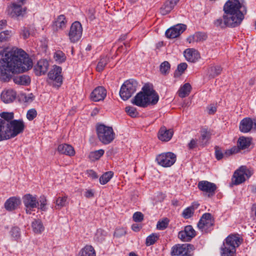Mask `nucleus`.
I'll return each mask as SVG.
<instances>
[{
	"instance_id": "57",
	"label": "nucleus",
	"mask_w": 256,
	"mask_h": 256,
	"mask_svg": "<svg viewBox=\"0 0 256 256\" xmlns=\"http://www.w3.org/2000/svg\"><path fill=\"white\" fill-rule=\"evenodd\" d=\"M126 234V232L124 229H116L114 232V236L116 238H120L124 236Z\"/></svg>"
},
{
	"instance_id": "5",
	"label": "nucleus",
	"mask_w": 256,
	"mask_h": 256,
	"mask_svg": "<svg viewBox=\"0 0 256 256\" xmlns=\"http://www.w3.org/2000/svg\"><path fill=\"white\" fill-rule=\"evenodd\" d=\"M96 130L98 139L103 144H110L114 138L115 134L112 127L98 124L96 126Z\"/></svg>"
},
{
	"instance_id": "51",
	"label": "nucleus",
	"mask_w": 256,
	"mask_h": 256,
	"mask_svg": "<svg viewBox=\"0 0 256 256\" xmlns=\"http://www.w3.org/2000/svg\"><path fill=\"white\" fill-rule=\"evenodd\" d=\"M168 220L167 218H164L162 221H158L156 228L159 230H164L166 228L168 224Z\"/></svg>"
},
{
	"instance_id": "59",
	"label": "nucleus",
	"mask_w": 256,
	"mask_h": 256,
	"mask_svg": "<svg viewBox=\"0 0 256 256\" xmlns=\"http://www.w3.org/2000/svg\"><path fill=\"white\" fill-rule=\"evenodd\" d=\"M86 174H88V176L92 178V179H96L98 178V175L97 173L93 170H87Z\"/></svg>"
},
{
	"instance_id": "8",
	"label": "nucleus",
	"mask_w": 256,
	"mask_h": 256,
	"mask_svg": "<svg viewBox=\"0 0 256 256\" xmlns=\"http://www.w3.org/2000/svg\"><path fill=\"white\" fill-rule=\"evenodd\" d=\"M214 220L210 213H204L199 220L197 226L204 233L210 232L213 230Z\"/></svg>"
},
{
	"instance_id": "36",
	"label": "nucleus",
	"mask_w": 256,
	"mask_h": 256,
	"mask_svg": "<svg viewBox=\"0 0 256 256\" xmlns=\"http://www.w3.org/2000/svg\"><path fill=\"white\" fill-rule=\"evenodd\" d=\"M104 150L100 149L97 150L92 151L90 152L88 158L92 162L98 160L104 154Z\"/></svg>"
},
{
	"instance_id": "40",
	"label": "nucleus",
	"mask_w": 256,
	"mask_h": 256,
	"mask_svg": "<svg viewBox=\"0 0 256 256\" xmlns=\"http://www.w3.org/2000/svg\"><path fill=\"white\" fill-rule=\"evenodd\" d=\"M114 172L112 171H108L104 172L100 178V182L101 184L104 185L108 183L110 179L114 176Z\"/></svg>"
},
{
	"instance_id": "6",
	"label": "nucleus",
	"mask_w": 256,
	"mask_h": 256,
	"mask_svg": "<svg viewBox=\"0 0 256 256\" xmlns=\"http://www.w3.org/2000/svg\"><path fill=\"white\" fill-rule=\"evenodd\" d=\"M138 84L134 79L126 80L122 86L120 96L124 100H126L136 92Z\"/></svg>"
},
{
	"instance_id": "42",
	"label": "nucleus",
	"mask_w": 256,
	"mask_h": 256,
	"mask_svg": "<svg viewBox=\"0 0 256 256\" xmlns=\"http://www.w3.org/2000/svg\"><path fill=\"white\" fill-rule=\"evenodd\" d=\"M158 234L152 233L149 235L146 238L145 244L147 246H150L155 244L159 239Z\"/></svg>"
},
{
	"instance_id": "41",
	"label": "nucleus",
	"mask_w": 256,
	"mask_h": 256,
	"mask_svg": "<svg viewBox=\"0 0 256 256\" xmlns=\"http://www.w3.org/2000/svg\"><path fill=\"white\" fill-rule=\"evenodd\" d=\"M221 256H234L236 249L228 248V246H222L221 247Z\"/></svg>"
},
{
	"instance_id": "47",
	"label": "nucleus",
	"mask_w": 256,
	"mask_h": 256,
	"mask_svg": "<svg viewBox=\"0 0 256 256\" xmlns=\"http://www.w3.org/2000/svg\"><path fill=\"white\" fill-rule=\"evenodd\" d=\"M54 58L59 64L64 62L66 60L65 54L60 50H58L54 53Z\"/></svg>"
},
{
	"instance_id": "50",
	"label": "nucleus",
	"mask_w": 256,
	"mask_h": 256,
	"mask_svg": "<svg viewBox=\"0 0 256 256\" xmlns=\"http://www.w3.org/2000/svg\"><path fill=\"white\" fill-rule=\"evenodd\" d=\"M170 64L167 61L162 62L160 66V72L163 74H166L168 73L170 70Z\"/></svg>"
},
{
	"instance_id": "63",
	"label": "nucleus",
	"mask_w": 256,
	"mask_h": 256,
	"mask_svg": "<svg viewBox=\"0 0 256 256\" xmlns=\"http://www.w3.org/2000/svg\"><path fill=\"white\" fill-rule=\"evenodd\" d=\"M6 25V20H2L0 21V30L4 29Z\"/></svg>"
},
{
	"instance_id": "54",
	"label": "nucleus",
	"mask_w": 256,
	"mask_h": 256,
	"mask_svg": "<svg viewBox=\"0 0 256 256\" xmlns=\"http://www.w3.org/2000/svg\"><path fill=\"white\" fill-rule=\"evenodd\" d=\"M10 32L8 30L0 32V42H3L6 41L10 37Z\"/></svg>"
},
{
	"instance_id": "18",
	"label": "nucleus",
	"mask_w": 256,
	"mask_h": 256,
	"mask_svg": "<svg viewBox=\"0 0 256 256\" xmlns=\"http://www.w3.org/2000/svg\"><path fill=\"white\" fill-rule=\"evenodd\" d=\"M22 201L26 208H34L38 206V201L36 195L27 194L23 196Z\"/></svg>"
},
{
	"instance_id": "28",
	"label": "nucleus",
	"mask_w": 256,
	"mask_h": 256,
	"mask_svg": "<svg viewBox=\"0 0 256 256\" xmlns=\"http://www.w3.org/2000/svg\"><path fill=\"white\" fill-rule=\"evenodd\" d=\"M180 0H167L160 9L162 15L168 14L175 6Z\"/></svg>"
},
{
	"instance_id": "30",
	"label": "nucleus",
	"mask_w": 256,
	"mask_h": 256,
	"mask_svg": "<svg viewBox=\"0 0 256 256\" xmlns=\"http://www.w3.org/2000/svg\"><path fill=\"white\" fill-rule=\"evenodd\" d=\"M67 24V20L65 16L61 14L58 16L54 22V26L56 27V30H60L64 29Z\"/></svg>"
},
{
	"instance_id": "39",
	"label": "nucleus",
	"mask_w": 256,
	"mask_h": 256,
	"mask_svg": "<svg viewBox=\"0 0 256 256\" xmlns=\"http://www.w3.org/2000/svg\"><path fill=\"white\" fill-rule=\"evenodd\" d=\"M109 57L107 56H101L96 68V70L98 72H102L109 62Z\"/></svg>"
},
{
	"instance_id": "15",
	"label": "nucleus",
	"mask_w": 256,
	"mask_h": 256,
	"mask_svg": "<svg viewBox=\"0 0 256 256\" xmlns=\"http://www.w3.org/2000/svg\"><path fill=\"white\" fill-rule=\"evenodd\" d=\"M196 236V232L190 225L184 227V230L178 234V238L184 242H190Z\"/></svg>"
},
{
	"instance_id": "14",
	"label": "nucleus",
	"mask_w": 256,
	"mask_h": 256,
	"mask_svg": "<svg viewBox=\"0 0 256 256\" xmlns=\"http://www.w3.org/2000/svg\"><path fill=\"white\" fill-rule=\"evenodd\" d=\"M186 28L184 24H177L168 29L165 33L166 36L169 38H174L178 36Z\"/></svg>"
},
{
	"instance_id": "10",
	"label": "nucleus",
	"mask_w": 256,
	"mask_h": 256,
	"mask_svg": "<svg viewBox=\"0 0 256 256\" xmlns=\"http://www.w3.org/2000/svg\"><path fill=\"white\" fill-rule=\"evenodd\" d=\"M214 26L221 28H225L226 27L235 28L239 26L237 22L232 19V18H230L225 14L223 15L222 18H219L214 20Z\"/></svg>"
},
{
	"instance_id": "21",
	"label": "nucleus",
	"mask_w": 256,
	"mask_h": 256,
	"mask_svg": "<svg viewBox=\"0 0 256 256\" xmlns=\"http://www.w3.org/2000/svg\"><path fill=\"white\" fill-rule=\"evenodd\" d=\"M251 145H236L234 146L231 148L224 150L225 158H228L230 156L236 154L238 152H242V150H244V153L246 152H248L252 148H250Z\"/></svg>"
},
{
	"instance_id": "38",
	"label": "nucleus",
	"mask_w": 256,
	"mask_h": 256,
	"mask_svg": "<svg viewBox=\"0 0 256 256\" xmlns=\"http://www.w3.org/2000/svg\"><path fill=\"white\" fill-rule=\"evenodd\" d=\"M80 256H96L94 248L91 246H86L80 252Z\"/></svg>"
},
{
	"instance_id": "32",
	"label": "nucleus",
	"mask_w": 256,
	"mask_h": 256,
	"mask_svg": "<svg viewBox=\"0 0 256 256\" xmlns=\"http://www.w3.org/2000/svg\"><path fill=\"white\" fill-rule=\"evenodd\" d=\"M32 227L33 232L36 234H40L44 230V226L42 222L39 219H34L32 222Z\"/></svg>"
},
{
	"instance_id": "22",
	"label": "nucleus",
	"mask_w": 256,
	"mask_h": 256,
	"mask_svg": "<svg viewBox=\"0 0 256 256\" xmlns=\"http://www.w3.org/2000/svg\"><path fill=\"white\" fill-rule=\"evenodd\" d=\"M240 244V238L234 234H230L224 240L223 244L228 248L236 249Z\"/></svg>"
},
{
	"instance_id": "11",
	"label": "nucleus",
	"mask_w": 256,
	"mask_h": 256,
	"mask_svg": "<svg viewBox=\"0 0 256 256\" xmlns=\"http://www.w3.org/2000/svg\"><path fill=\"white\" fill-rule=\"evenodd\" d=\"M198 188L200 191L205 192L208 198L214 196L217 189V186L214 183L207 180L200 181L198 184Z\"/></svg>"
},
{
	"instance_id": "1",
	"label": "nucleus",
	"mask_w": 256,
	"mask_h": 256,
	"mask_svg": "<svg viewBox=\"0 0 256 256\" xmlns=\"http://www.w3.org/2000/svg\"><path fill=\"white\" fill-rule=\"evenodd\" d=\"M0 42V56L4 58L0 60V80L8 82L12 74L24 72L32 67V60L22 49L4 48Z\"/></svg>"
},
{
	"instance_id": "44",
	"label": "nucleus",
	"mask_w": 256,
	"mask_h": 256,
	"mask_svg": "<svg viewBox=\"0 0 256 256\" xmlns=\"http://www.w3.org/2000/svg\"><path fill=\"white\" fill-rule=\"evenodd\" d=\"M222 68L219 66H212L210 68L208 73L210 76L214 78L218 74H220L222 72Z\"/></svg>"
},
{
	"instance_id": "62",
	"label": "nucleus",
	"mask_w": 256,
	"mask_h": 256,
	"mask_svg": "<svg viewBox=\"0 0 256 256\" xmlns=\"http://www.w3.org/2000/svg\"><path fill=\"white\" fill-rule=\"evenodd\" d=\"M22 35L24 38H27L30 36V32L26 28H24L22 30Z\"/></svg>"
},
{
	"instance_id": "35",
	"label": "nucleus",
	"mask_w": 256,
	"mask_h": 256,
	"mask_svg": "<svg viewBox=\"0 0 256 256\" xmlns=\"http://www.w3.org/2000/svg\"><path fill=\"white\" fill-rule=\"evenodd\" d=\"M192 90V86L189 83H186L178 91L180 97L184 98L189 95Z\"/></svg>"
},
{
	"instance_id": "17",
	"label": "nucleus",
	"mask_w": 256,
	"mask_h": 256,
	"mask_svg": "<svg viewBox=\"0 0 256 256\" xmlns=\"http://www.w3.org/2000/svg\"><path fill=\"white\" fill-rule=\"evenodd\" d=\"M26 10V7H23L22 6L15 2L12 3L8 7V14L12 17L22 16L24 14Z\"/></svg>"
},
{
	"instance_id": "43",
	"label": "nucleus",
	"mask_w": 256,
	"mask_h": 256,
	"mask_svg": "<svg viewBox=\"0 0 256 256\" xmlns=\"http://www.w3.org/2000/svg\"><path fill=\"white\" fill-rule=\"evenodd\" d=\"M38 206L36 208L42 211H46L48 210L47 206V200L46 197L42 195L40 196V197L38 198Z\"/></svg>"
},
{
	"instance_id": "20",
	"label": "nucleus",
	"mask_w": 256,
	"mask_h": 256,
	"mask_svg": "<svg viewBox=\"0 0 256 256\" xmlns=\"http://www.w3.org/2000/svg\"><path fill=\"white\" fill-rule=\"evenodd\" d=\"M2 118H0V132L4 133V130L7 126H8L10 121L14 118V114L12 112H3L0 114Z\"/></svg>"
},
{
	"instance_id": "58",
	"label": "nucleus",
	"mask_w": 256,
	"mask_h": 256,
	"mask_svg": "<svg viewBox=\"0 0 256 256\" xmlns=\"http://www.w3.org/2000/svg\"><path fill=\"white\" fill-rule=\"evenodd\" d=\"M196 42H200L205 39V36L201 32H196L194 34Z\"/></svg>"
},
{
	"instance_id": "53",
	"label": "nucleus",
	"mask_w": 256,
	"mask_h": 256,
	"mask_svg": "<svg viewBox=\"0 0 256 256\" xmlns=\"http://www.w3.org/2000/svg\"><path fill=\"white\" fill-rule=\"evenodd\" d=\"M125 109L126 112L131 117L135 118L138 114V113L136 111V109L134 107L126 106Z\"/></svg>"
},
{
	"instance_id": "37",
	"label": "nucleus",
	"mask_w": 256,
	"mask_h": 256,
	"mask_svg": "<svg viewBox=\"0 0 256 256\" xmlns=\"http://www.w3.org/2000/svg\"><path fill=\"white\" fill-rule=\"evenodd\" d=\"M199 204H195L185 208L182 212V216L184 218L188 219L191 218L194 213L195 209L198 208Z\"/></svg>"
},
{
	"instance_id": "46",
	"label": "nucleus",
	"mask_w": 256,
	"mask_h": 256,
	"mask_svg": "<svg viewBox=\"0 0 256 256\" xmlns=\"http://www.w3.org/2000/svg\"><path fill=\"white\" fill-rule=\"evenodd\" d=\"M210 136V132L207 128H202L200 131V140L202 142H206Z\"/></svg>"
},
{
	"instance_id": "2",
	"label": "nucleus",
	"mask_w": 256,
	"mask_h": 256,
	"mask_svg": "<svg viewBox=\"0 0 256 256\" xmlns=\"http://www.w3.org/2000/svg\"><path fill=\"white\" fill-rule=\"evenodd\" d=\"M142 90V92H139L134 96L132 101L133 104L146 108L149 104L154 105L158 102L159 96L152 86L145 84Z\"/></svg>"
},
{
	"instance_id": "56",
	"label": "nucleus",
	"mask_w": 256,
	"mask_h": 256,
	"mask_svg": "<svg viewBox=\"0 0 256 256\" xmlns=\"http://www.w3.org/2000/svg\"><path fill=\"white\" fill-rule=\"evenodd\" d=\"M36 115L37 112L36 110L34 108H32L28 110L26 114V118L28 120H32L36 117Z\"/></svg>"
},
{
	"instance_id": "48",
	"label": "nucleus",
	"mask_w": 256,
	"mask_h": 256,
	"mask_svg": "<svg viewBox=\"0 0 256 256\" xmlns=\"http://www.w3.org/2000/svg\"><path fill=\"white\" fill-rule=\"evenodd\" d=\"M187 67L188 64L186 62H182L179 64L178 66L177 70L174 72V76L176 77L180 76L184 73Z\"/></svg>"
},
{
	"instance_id": "12",
	"label": "nucleus",
	"mask_w": 256,
	"mask_h": 256,
	"mask_svg": "<svg viewBox=\"0 0 256 256\" xmlns=\"http://www.w3.org/2000/svg\"><path fill=\"white\" fill-rule=\"evenodd\" d=\"M82 28L80 22H75L72 23L68 32L70 41L72 42H78L82 36Z\"/></svg>"
},
{
	"instance_id": "7",
	"label": "nucleus",
	"mask_w": 256,
	"mask_h": 256,
	"mask_svg": "<svg viewBox=\"0 0 256 256\" xmlns=\"http://www.w3.org/2000/svg\"><path fill=\"white\" fill-rule=\"evenodd\" d=\"M194 246L190 244H176L171 248V256H194Z\"/></svg>"
},
{
	"instance_id": "13",
	"label": "nucleus",
	"mask_w": 256,
	"mask_h": 256,
	"mask_svg": "<svg viewBox=\"0 0 256 256\" xmlns=\"http://www.w3.org/2000/svg\"><path fill=\"white\" fill-rule=\"evenodd\" d=\"M62 68L54 66L48 74V78L55 82L54 84L59 87L62 83Z\"/></svg>"
},
{
	"instance_id": "3",
	"label": "nucleus",
	"mask_w": 256,
	"mask_h": 256,
	"mask_svg": "<svg viewBox=\"0 0 256 256\" xmlns=\"http://www.w3.org/2000/svg\"><path fill=\"white\" fill-rule=\"evenodd\" d=\"M224 11L240 25L246 13V8L238 0H228L224 6Z\"/></svg>"
},
{
	"instance_id": "23",
	"label": "nucleus",
	"mask_w": 256,
	"mask_h": 256,
	"mask_svg": "<svg viewBox=\"0 0 256 256\" xmlns=\"http://www.w3.org/2000/svg\"><path fill=\"white\" fill-rule=\"evenodd\" d=\"M245 170V168L241 166L239 170H238L234 172L232 178V182L234 184L238 185L245 181L244 176L246 175Z\"/></svg>"
},
{
	"instance_id": "25",
	"label": "nucleus",
	"mask_w": 256,
	"mask_h": 256,
	"mask_svg": "<svg viewBox=\"0 0 256 256\" xmlns=\"http://www.w3.org/2000/svg\"><path fill=\"white\" fill-rule=\"evenodd\" d=\"M48 62L46 60H40L34 66V70L36 75L40 76L44 74L48 70Z\"/></svg>"
},
{
	"instance_id": "9",
	"label": "nucleus",
	"mask_w": 256,
	"mask_h": 256,
	"mask_svg": "<svg viewBox=\"0 0 256 256\" xmlns=\"http://www.w3.org/2000/svg\"><path fill=\"white\" fill-rule=\"evenodd\" d=\"M176 160V156L172 152H163L156 156V162L164 168L172 166Z\"/></svg>"
},
{
	"instance_id": "24",
	"label": "nucleus",
	"mask_w": 256,
	"mask_h": 256,
	"mask_svg": "<svg viewBox=\"0 0 256 256\" xmlns=\"http://www.w3.org/2000/svg\"><path fill=\"white\" fill-rule=\"evenodd\" d=\"M21 204L20 198L12 196L8 198L4 203V208L8 211H12L18 207Z\"/></svg>"
},
{
	"instance_id": "19",
	"label": "nucleus",
	"mask_w": 256,
	"mask_h": 256,
	"mask_svg": "<svg viewBox=\"0 0 256 256\" xmlns=\"http://www.w3.org/2000/svg\"><path fill=\"white\" fill-rule=\"evenodd\" d=\"M106 90L103 86H99L94 89L90 94V99L94 102H98L104 99Z\"/></svg>"
},
{
	"instance_id": "16",
	"label": "nucleus",
	"mask_w": 256,
	"mask_h": 256,
	"mask_svg": "<svg viewBox=\"0 0 256 256\" xmlns=\"http://www.w3.org/2000/svg\"><path fill=\"white\" fill-rule=\"evenodd\" d=\"M240 130L242 132H248L252 128L256 129V120L250 118H244L240 122Z\"/></svg>"
},
{
	"instance_id": "45",
	"label": "nucleus",
	"mask_w": 256,
	"mask_h": 256,
	"mask_svg": "<svg viewBox=\"0 0 256 256\" xmlns=\"http://www.w3.org/2000/svg\"><path fill=\"white\" fill-rule=\"evenodd\" d=\"M56 208V209H60L62 208L68 204L66 196H58L55 202Z\"/></svg>"
},
{
	"instance_id": "4",
	"label": "nucleus",
	"mask_w": 256,
	"mask_h": 256,
	"mask_svg": "<svg viewBox=\"0 0 256 256\" xmlns=\"http://www.w3.org/2000/svg\"><path fill=\"white\" fill-rule=\"evenodd\" d=\"M24 125L22 120H13L6 128L4 133L0 132V141L14 137L24 130Z\"/></svg>"
},
{
	"instance_id": "60",
	"label": "nucleus",
	"mask_w": 256,
	"mask_h": 256,
	"mask_svg": "<svg viewBox=\"0 0 256 256\" xmlns=\"http://www.w3.org/2000/svg\"><path fill=\"white\" fill-rule=\"evenodd\" d=\"M207 111L208 114H212L216 111V107L214 104H210L208 106Z\"/></svg>"
},
{
	"instance_id": "27",
	"label": "nucleus",
	"mask_w": 256,
	"mask_h": 256,
	"mask_svg": "<svg viewBox=\"0 0 256 256\" xmlns=\"http://www.w3.org/2000/svg\"><path fill=\"white\" fill-rule=\"evenodd\" d=\"M184 56L186 60L190 62H194L200 58L198 50L194 48H188L184 52Z\"/></svg>"
},
{
	"instance_id": "29",
	"label": "nucleus",
	"mask_w": 256,
	"mask_h": 256,
	"mask_svg": "<svg viewBox=\"0 0 256 256\" xmlns=\"http://www.w3.org/2000/svg\"><path fill=\"white\" fill-rule=\"evenodd\" d=\"M16 92L12 90L3 92L1 94V99L4 103L12 102L16 98Z\"/></svg>"
},
{
	"instance_id": "26",
	"label": "nucleus",
	"mask_w": 256,
	"mask_h": 256,
	"mask_svg": "<svg viewBox=\"0 0 256 256\" xmlns=\"http://www.w3.org/2000/svg\"><path fill=\"white\" fill-rule=\"evenodd\" d=\"M174 134L172 129L167 130L165 126L162 127L158 132V138L162 142L170 140Z\"/></svg>"
},
{
	"instance_id": "64",
	"label": "nucleus",
	"mask_w": 256,
	"mask_h": 256,
	"mask_svg": "<svg viewBox=\"0 0 256 256\" xmlns=\"http://www.w3.org/2000/svg\"><path fill=\"white\" fill-rule=\"evenodd\" d=\"M132 228L134 232H138L140 230V227L138 224H133L132 226Z\"/></svg>"
},
{
	"instance_id": "61",
	"label": "nucleus",
	"mask_w": 256,
	"mask_h": 256,
	"mask_svg": "<svg viewBox=\"0 0 256 256\" xmlns=\"http://www.w3.org/2000/svg\"><path fill=\"white\" fill-rule=\"evenodd\" d=\"M84 196L86 198H92L94 196V192L92 190H86Z\"/></svg>"
},
{
	"instance_id": "33",
	"label": "nucleus",
	"mask_w": 256,
	"mask_h": 256,
	"mask_svg": "<svg viewBox=\"0 0 256 256\" xmlns=\"http://www.w3.org/2000/svg\"><path fill=\"white\" fill-rule=\"evenodd\" d=\"M9 234L12 240L18 242L21 239V230L18 226H12L9 232Z\"/></svg>"
},
{
	"instance_id": "34",
	"label": "nucleus",
	"mask_w": 256,
	"mask_h": 256,
	"mask_svg": "<svg viewBox=\"0 0 256 256\" xmlns=\"http://www.w3.org/2000/svg\"><path fill=\"white\" fill-rule=\"evenodd\" d=\"M14 83L20 85L26 86L30 84V78L29 76L25 74L16 76L13 78Z\"/></svg>"
},
{
	"instance_id": "52",
	"label": "nucleus",
	"mask_w": 256,
	"mask_h": 256,
	"mask_svg": "<svg viewBox=\"0 0 256 256\" xmlns=\"http://www.w3.org/2000/svg\"><path fill=\"white\" fill-rule=\"evenodd\" d=\"M252 139L250 137L240 136L238 140L237 144H252Z\"/></svg>"
},
{
	"instance_id": "55",
	"label": "nucleus",
	"mask_w": 256,
	"mask_h": 256,
	"mask_svg": "<svg viewBox=\"0 0 256 256\" xmlns=\"http://www.w3.org/2000/svg\"><path fill=\"white\" fill-rule=\"evenodd\" d=\"M144 217V216L142 212H136L134 214L132 218L134 222H139L142 221Z\"/></svg>"
},
{
	"instance_id": "31",
	"label": "nucleus",
	"mask_w": 256,
	"mask_h": 256,
	"mask_svg": "<svg viewBox=\"0 0 256 256\" xmlns=\"http://www.w3.org/2000/svg\"><path fill=\"white\" fill-rule=\"evenodd\" d=\"M58 150L60 153L70 156L75 154V150L72 145H58Z\"/></svg>"
},
{
	"instance_id": "49",
	"label": "nucleus",
	"mask_w": 256,
	"mask_h": 256,
	"mask_svg": "<svg viewBox=\"0 0 256 256\" xmlns=\"http://www.w3.org/2000/svg\"><path fill=\"white\" fill-rule=\"evenodd\" d=\"M214 150L215 157L218 160H220L223 158H225L224 154V150H222L221 148L218 146H216L214 147Z\"/></svg>"
}]
</instances>
